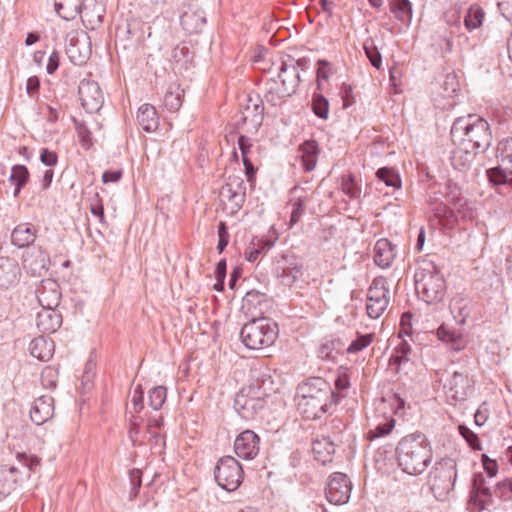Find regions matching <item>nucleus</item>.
<instances>
[{
  "mask_svg": "<svg viewBox=\"0 0 512 512\" xmlns=\"http://www.w3.org/2000/svg\"><path fill=\"white\" fill-rule=\"evenodd\" d=\"M183 102V90L178 86H170L163 99V105L171 112L178 111Z\"/></svg>",
  "mask_w": 512,
  "mask_h": 512,
  "instance_id": "41",
  "label": "nucleus"
},
{
  "mask_svg": "<svg viewBox=\"0 0 512 512\" xmlns=\"http://www.w3.org/2000/svg\"><path fill=\"white\" fill-rule=\"evenodd\" d=\"M383 402H387L395 416H403L406 401L398 393H391L382 397Z\"/></svg>",
  "mask_w": 512,
  "mask_h": 512,
  "instance_id": "53",
  "label": "nucleus"
},
{
  "mask_svg": "<svg viewBox=\"0 0 512 512\" xmlns=\"http://www.w3.org/2000/svg\"><path fill=\"white\" fill-rule=\"evenodd\" d=\"M479 152L467 145H461L454 149L450 155L451 165L460 172L467 171Z\"/></svg>",
  "mask_w": 512,
  "mask_h": 512,
  "instance_id": "28",
  "label": "nucleus"
},
{
  "mask_svg": "<svg viewBox=\"0 0 512 512\" xmlns=\"http://www.w3.org/2000/svg\"><path fill=\"white\" fill-rule=\"evenodd\" d=\"M339 94L342 99L343 108L347 109L355 103L353 88L350 84L342 83Z\"/></svg>",
  "mask_w": 512,
  "mask_h": 512,
  "instance_id": "60",
  "label": "nucleus"
},
{
  "mask_svg": "<svg viewBox=\"0 0 512 512\" xmlns=\"http://www.w3.org/2000/svg\"><path fill=\"white\" fill-rule=\"evenodd\" d=\"M259 445V435L253 430L246 429L236 436L233 448H259Z\"/></svg>",
  "mask_w": 512,
  "mask_h": 512,
  "instance_id": "42",
  "label": "nucleus"
},
{
  "mask_svg": "<svg viewBox=\"0 0 512 512\" xmlns=\"http://www.w3.org/2000/svg\"><path fill=\"white\" fill-rule=\"evenodd\" d=\"M352 483L348 476L341 472L332 473L325 489L327 500L335 505L346 504L351 496Z\"/></svg>",
  "mask_w": 512,
  "mask_h": 512,
  "instance_id": "15",
  "label": "nucleus"
},
{
  "mask_svg": "<svg viewBox=\"0 0 512 512\" xmlns=\"http://www.w3.org/2000/svg\"><path fill=\"white\" fill-rule=\"evenodd\" d=\"M374 263L382 268H389L396 257V245L387 238H381L374 245Z\"/></svg>",
  "mask_w": 512,
  "mask_h": 512,
  "instance_id": "23",
  "label": "nucleus"
},
{
  "mask_svg": "<svg viewBox=\"0 0 512 512\" xmlns=\"http://www.w3.org/2000/svg\"><path fill=\"white\" fill-rule=\"evenodd\" d=\"M167 396V391L164 386H156L149 390V406L158 411L163 406Z\"/></svg>",
  "mask_w": 512,
  "mask_h": 512,
  "instance_id": "51",
  "label": "nucleus"
},
{
  "mask_svg": "<svg viewBox=\"0 0 512 512\" xmlns=\"http://www.w3.org/2000/svg\"><path fill=\"white\" fill-rule=\"evenodd\" d=\"M412 351L410 343L406 339H401L391 355L392 361L398 366L409 361V355Z\"/></svg>",
  "mask_w": 512,
  "mask_h": 512,
  "instance_id": "46",
  "label": "nucleus"
},
{
  "mask_svg": "<svg viewBox=\"0 0 512 512\" xmlns=\"http://www.w3.org/2000/svg\"><path fill=\"white\" fill-rule=\"evenodd\" d=\"M497 158L512 174V137L503 138L498 142Z\"/></svg>",
  "mask_w": 512,
  "mask_h": 512,
  "instance_id": "39",
  "label": "nucleus"
},
{
  "mask_svg": "<svg viewBox=\"0 0 512 512\" xmlns=\"http://www.w3.org/2000/svg\"><path fill=\"white\" fill-rule=\"evenodd\" d=\"M395 427V419L393 417L386 418L383 422L376 425L374 429L368 432V437L373 440L388 435Z\"/></svg>",
  "mask_w": 512,
  "mask_h": 512,
  "instance_id": "52",
  "label": "nucleus"
},
{
  "mask_svg": "<svg viewBox=\"0 0 512 512\" xmlns=\"http://www.w3.org/2000/svg\"><path fill=\"white\" fill-rule=\"evenodd\" d=\"M475 381L468 372L455 371L444 382L443 388L450 405L465 402L474 393Z\"/></svg>",
  "mask_w": 512,
  "mask_h": 512,
  "instance_id": "11",
  "label": "nucleus"
},
{
  "mask_svg": "<svg viewBox=\"0 0 512 512\" xmlns=\"http://www.w3.org/2000/svg\"><path fill=\"white\" fill-rule=\"evenodd\" d=\"M494 495L502 502L512 504V478H505L493 485Z\"/></svg>",
  "mask_w": 512,
  "mask_h": 512,
  "instance_id": "47",
  "label": "nucleus"
},
{
  "mask_svg": "<svg viewBox=\"0 0 512 512\" xmlns=\"http://www.w3.org/2000/svg\"><path fill=\"white\" fill-rule=\"evenodd\" d=\"M376 177L379 181L383 182L386 186L399 189L402 185V180L399 172L394 168L385 166L376 171Z\"/></svg>",
  "mask_w": 512,
  "mask_h": 512,
  "instance_id": "40",
  "label": "nucleus"
},
{
  "mask_svg": "<svg viewBox=\"0 0 512 512\" xmlns=\"http://www.w3.org/2000/svg\"><path fill=\"white\" fill-rule=\"evenodd\" d=\"M389 303V288L384 277L373 279L367 291L366 311L371 319H378Z\"/></svg>",
  "mask_w": 512,
  "mask_h": 512,
  "instance_id": "12",
  "label": "nucleus"
},
{
  "mask_svg": "<svg viewBox=\"0 0 512 512\" xmlns=\"http://www.w3.org/2000/svg\"><path fill=\"white\" fill-rule=\"evenodd\" d=\"M450 134L454 143L459 142V144L467 145L481 153L490 147L492 141L489 123L476 114L455 119Z\"/></svg>",
  "mask_w": 512,
  "mask_h": 512,
  "instance_id": "3",
  "label": "nucleus"
},
{
  "mask_svg": "<svg viewBox=\"0 0 512 512\" xmlns=\"http://www.w3.org/2000/svg\"><path fill=\"white\" fill-rule=\"evenodd\" d=\"M375 469L381 474H389L399 467V450H372Z\"/></svg>",
  "mask_w": 512,
  "mask_h": 512,
  "instance_id": "24",
  "label": "nucleus"
},
{
  "mask_svg": "<svg viewBox=\"0 0 512 512\" xmlns=\"http://www.w3.org/2000/svg\"><path fill=\"white\" fill-rule=\"evenodd\" d=\"M30 179V172L23 164L13 165L11 174L8 178L9 182L14 185L13 196L16 198L21 193L22 189L26 186Z\"/></svg>",
  "mask_w": 512,
  "mask_h": 512,
  "instance_id": "35",
  "label": "nucleus"
},
{
  "mask_svg": "<svg viewBox=\"0 0 512 512\" xmlns=\"http://www.w3.org/2000/svg\"><path fill=\"white\" fill-rule=\"evenodd\" d=\"M508 169L502 164L496 167H492L486 170V175L489 183L494 186L504 185L508 182Z\"/></svg>",
  "mask_w": 512,
  "mask_h": 512,
  "instance_id": "49",
  "label": "nucleus"
},
{
  "mask_svg": "<svg viewBox=\"0 0 512 512\" xmlns=\"http://www.w3.org/2000/svg\"><path fill=\"white\" fill-rule=\"evenodd\" d=\"M30 354L40 361H49L54 352V342L45 337L34 338L29 345Z\"/></svg>",
  "mask_w": 512,
  "mask_h": 512,
  "instance_id": "32",
  "label": "nucleus"
},
{
  "mask_svg": "<svg viewBox=\"0 0 512 512\" xmlns=\"http://www.w3.org/2000/svg\"><path fill=\"white\" fill-rule=\"evenodd\" d=\"M134 413L139 414L144 409V392L141 385L135 387L131 399Z\"/></svg>",
  "mask_w": 512,
  "mask_h": 512,
  "instance_id": "64",
  "label": "nucleus"
},
{
  "mask_svg": "<svg viewBox=\"0 0 512 512\" xmlns=\"http://www.w3.org/2000/svg\"><path fill=\"white\" fill-rule=\"evenodd\" d=\"M415 290L418 297L425 303L432 305L443 301L447 285L440 269L432 262L419 268L415 275Z\"/></svg>",
  "mask_w": 512,
  "mask_h": 512,
  "instance_id": "5",
  "label": "nucleus"
},
{
  "mask_svg": "<svg viewBox=\"0 0 512 512\" xmlns=\"http://www.w3.org/2000/svg\"><path fill=\"white\" fill-rule=\"evenodd\" d=\"M66 54L75 65L86 63L91 54V39L84 31H72L66 37Z\"/></svg>",
  "mask_w": 512,
  "mask_h": 512,
  "instance_id": "14",
  "label": "nucleus"
},
{
  "mask_svg": "<svg viewBox=\"0 0 512 512\" xmlns=\"http://www.w3.org/2000/svg\"><path fill=\"white\" fill-rule=\"evenodd\" d=\"M458 433L465 440L469 448H482L478 435L465 424L458 426Z\"/></svg>",
  "mask_w": 512,
  "mask_h": 512,
  "instance_id": "56",
  "label": "nucleus"
},
{
  "mask_svg": "<svg viewBox=\"0 0 512 512\" xmlns=\"http://www.w3.org/2000/svg\"><path fill=\"white\" fill-rule=\"evenodd\" d=\"M142 476L143 473L139 468H133L129 470V482H130V491H129V499L134 500L140 491L142 486Z\"/></svg>",
  "mask_w": 512,
  "mask_h": 512,
  "instance_id": "54",
  "label": "nucleus"
},
{
  "mask_svg": "<svg viewBox=\"0 0 512 512\" xmlns=\"http://www.w3.org/2000/svg\"><path fill=\"white\" fill-rule=\"evenodd\" d=\"M61 294L52 290L50 297L44 291L38 296L42 309L36 315V326L42 333L51 334L56 332L62 325V315L55 308L60 303Z\"/></svg>",
  "mask_w": 512,
  "mask_h": 512,
  "instance_id": "7",
  "label": "nucleus"
},
{
  "mask_svg": "<svg viewBox=\"0 0 512 512\" xmlns=\"http://www.w3.org/2000/svg\"><path fill=\"white\" fill-rule=\"evenodd\" d=\"M484 15V11L480 6L471 5L463 20L465 29L469 32L478 29L483 24Z\"/></svg>",
  "mask_w": 512,
  "mask_h": 512,
  "instance_id": "38",
  "label": "nucleus"
},
{
  "mask_svg": "<svg viewBox=\"0 0 512 512\" xmlns=\"http://www.w3.org/2000/svg\"><path fill=\"white\" fill-rule=\"evenodd\" d=\"M311 110L318 118L327 120L329 117V101L321 93H313Z\"/></svg>",
  "mask_w": 512,
  "mask_h": 512,
  "instance_id": "43",
  "label": "nucleus"
},
{
  "mask_svg": "<svg viewBox=\"0 0 512 512\" xmlns=\"http://www.w3.org/2000/svg\"><path fill=\"white\" fill-rule=\"evenodd\" d=\"M251 109H252V111H251L252 112V122H253L254 127L261 126L262 121H263V113H264V107H263L262 101H260L259 103H254L252 106L248 105L246 107L247 112H250Z\"/></svg>",
  "mask_w": 512,
  "mask_h": 512,
  "instance_id": "63",
  "label": "nucleus"
},
{
  "mask_svg": "<svg viewBox=\"0 0 512 512\" xmlns=\"http://www.w3.org/2000/svg\"><path fill=\"white\" fill-rule=\"evenodd\" d=\"M441 90L444 98L452 97L459 90V81L455 73H448L445 76Z\"/></svg>",
  "mask_w": 512,
  "mask_h": 512,
  "instance_id": "55",
  "label": "nucleus"
},
{
  "mask_svg": "<svg viewBox=\"0 0 512 512\" xmlns=\"http://www.w3.org/2000/svg\"><path fill=\"white\" fill-rule=\"evenodd\" d=\"M304 265L293 254L281 255L275 263L274 274L279 282L286 287H292L303 276Z\"/></svg>",
  "mask_w": 512,
  "mask_h": 512,
  "instance_id": "13",
  "label": "nucleus"
},
{
  "mask_svg": "<svg viewBox=\"0 0 512 512\" xmlns=\"http://www.w3.org/2000/svg\"><path fill=\"white\" fill-rule=\"evenodd\" d=\"M429 443L425 434L415 431L409 435L404 436L398 443L396 448H427Z\"/></svg>",
  "mask_w": 512,
  "mask_h": 512,
  "instance_id": "44",
  "label": "nucleus"
},
{
  "mask_svg": "<svg viewBox=\"0 0 512 512\" xmlns=\"http://www.w3.org/2000/svg\"><path fill=\"white\" fill-rule=\"evenodd\" d=\"M347 339L339 335L324 338L318 348V357L325 361L336 362L339 356L346 353Z\"/></svg>",
  "mask_w": 512,
  "mask_h": 512,
  "instance_id": "21",
  "label": "nucleus"
},
{
  "mask_svg": "<svg viewBox=\"0 0 512 512\" xmlns=\"http://www.w3.org/2000/svg\"><path fill=\"white\" fill-rule=\"evenodd\" d=\"M345 396L335 392L329 382L321 377H310L298 384L295 401L297 411L308 420L321 419L333 413Z\"/></svg>",
  "mask_w": 512,
  "mask_h": 512,
  "instance_id": "1",
  "label": "nucleus"
},
{
  "mask_svg": "<svg viewBox=\"0 0 512 512\" xmlns=\"http://www.w3.org/2000/svg\"><path fill=\"white\" fill-rule=\"evenodd\" d=\"M437 338L453 351H461L466 347V341L460 332L442 324L436 330Z\"/></svg>",
  "mask_w": 512,
  "mask_h": 512,
  "instance_id": "31",
  "label": "nucleus"
},
{
  "mask_svg": "<svg viewBox=\"0 0 512 512\" xmlns=\"http://www.w3.org/2000/svg\"><path fill=\"white\" fill-rule=\"evenodd\" d=\"M268 84H270V87L264 94V101L271 106H277L281 102H284L287 98L291 97L292 95H286L287 91H283V87H281L277 80L270 79Z\"/></svg>",
  "mask_w": 512,
  "mask_h": 512,
  "instance_id": "37",
  "label": "nucleus"
},
{
  "mask_svg": "<svg viewBox=\"0 0 512 512\" xmlns=\"http://www.w3.org/2000/svg\"><path fill=\"white\" fill-rule=\"evenodd\" d=\"M37 229L31 223L17 225L11 233V243L18 248L29 247L36 239Z\"/></svg>",
  "mask_w": 512,
  "mask_h": 512,
  "instance_id": "29",
  "label": "nucleus"
},
{
  "mask_svg": "<svg viewBox=\"0 0 512 512\" xmlns=\"http://www.w3.org/2000/svg\"><path fill=\"white\" fill-rule=\"evenodd\" d=\"M492 481L487 480L483 473H474L468 497V509L471 512H482L494 506V489Z\"/></svg>",
  "mask_w": 512,
  "mask_h": 512,
  "instance_id": "9",
  "label": "nucleus"
},
{
  "mask_svg": "<svg viewBox=\"0 0 512 512\" xmlns=\"http://www.w3.org/2000/svg\"><path fill=\"white\" fill-rule=\"evenodd\" d=\"M430 211L433 213L435 218L439 221L440 225L444 229H453L457 222L458 216L456 212L451 209L444 201L438 203Z\"/></svg>",
  "mask_w": 512,
  "mask_h": 512,
  "instance_id": "33",
  "label": "nucleus"
},
{
  "mask_svg": "<svg viewBox=\"0 0 512 512\" xmlns=\"http://www.w3.org/2000/svg\"><path fill=\"white\" fill-rule=\"evenodd\" d=\"M450 312L458 324L465 325L477 320L480 306L469 298L459 297L452 300Z\"/></svg>",
  "mask_w": 512,
  "mask_h": 512,
  "instance_id": "16",
  "label": "nucleus"
},
{
  "mask_svg": "<svg viewBox=\"0 0 512 512\" xmlns=\"http://www.w3.org/2000/svg\"><path fill=\"white\" fill-rule=\"evenodd\" d=\"M214 478L223 490L235 491L243 480V468L234 457H221L215 466Z\"/></svg>",
  "mask_w": 512,
  "mask_h": 512,
  "instance_id": "10",
  "label": "nucleus"
},
{
  "mask_svg": "<svg viewBox=\"0 0 512 512\" xmlns=\"http://www.w3.org/2000/svg\"><path fill=\"white\" fill-rule=\"evenodd\" d=\"M444 197L448 201L450 205H452L457 213L461 215L463 218H472V210L468 205L467 199L463 196L462 187L449 179L445 183V192H443Z\"/></svg>",
  "mask_w": 512,
  "mask_h": 512,
  "instance_id": "19",
  "label": "nucleus"
},
{
  "mask_svg": "<svg viewBox=\"0 0 512 512\" xmlns=\"http://www.w3.org/2000/svg\"><path fill=\"white\" fill-rule=\"evenodd\" d=\"M81 12L79 13L84 26L87 29L95 30L102 23L105 16V7L98 0H82Z\"/></svg>",
  "mask_w": 512,
  "mask_h": 512,
  "instance_id": "20",
  "label": "nucleus"
},
{
  "mask_svg": "<svg viewBox=\"0 0 512 512\" xmlns=\"http://www.w3.org/2000/svg\"><path fill=\"white\" fill-rule=\"evenodd\" d=\"M264 301V294L251 290L248 291L245 296L243 297V308H256L258 305H260Z\"/></svg>",
  "mask_w": 512,
  "mask_h": 512,
  "instance_id": "58",
  "label": "nucleus"
},
{
  "mask_svg": "<svg viewBox=\"0 0 512 512\" xmlns=\"http://www.w3.org/2000/svg\"><path fill=\"white\" fill-rule=\"evenodd\" d=\"M55 11L64 20H73L81 12L82 0H55Z\"/></svg>",
  "mask_w": 512,
  "mask_h": 512,
  "instance_id": "36",
  "label": "nucleus"
},
{
  "mask_svg": "<svg viewBox=\"0 0 512 512\" xmlns=\"http://www.w3.org/2000/svg\"><path fill=\"white\" fill-rule=\"evenodd\" d=\"M305 203H306L305 197H298L294 201V203L292 205L291 216H290V222L292 225L296 224L303 216Z\"/></svg>",
  "mask_w": 512,
  "mask_h": 512,
  "instance_id": "61",
  "label": "nucleus"
},
{
  "mask_svg": "<svg viewBox=\"0 0 512 512\" xmlns=\"http://www.w3.org/2000/svg\"><path fill=\"white\" fill-rule=\"evenodd\" d=\"M457 479L456 461L444 457L436 463L432 472L431 490L437 500L444 501L454 490Z\"/></svg>",
  "mask_w": 512,
  "mask_h": 512,
  "instance_id": "8",
  "label": "nucleus"
},
{
  "mask_svg": "<svg viewBox=\"0 0 512 512\" xmlns=\"http://www.w3.org/2000/svg\"><path fill=\"white\" fill-rule=\"evenodd\" d=\"M390 11L402 24L409 26L413 18V5L410 0H391Z\"/></svg>",
  "mask_w": 512,
  "mask_h": 512,
  "instance_id": "34",
  "label": "nucleus"
},
{
  "mask_svg": "<svg viewBox=\"0 0 512 512\" xmlns=\"http://www.w3.org/2000/svg\"><path fill=\"white\" fill-rule=\"evenodd\" d=\"M79 95L87 113L93 114L102 108L104 97L98 83L94 81L81 82Z\"/></svg>",
  "mask_w": 512,
  "mask_h": 512,
  "instance_id": "17",
  "label": "nucleus"
},
{
  "mask_svg": "<svg viewBox=\"0 0 512 512\" xmlns=\"http://www.w3.org/2000/svg\"><path fill=\"white\" fill-rule=\"evenodd\" d=\"M39 159H40V162L47 166V167H50L49 169H51L52 167L56 166L57 163H58V155L55 151L53 150H50L48 148H42L40 150V156H39Z\"/></svg>",
  "mask_w": 512,
  "mask_h": 512,
  "instance_id": "62",
  "label": "nucleus"
},
{
  "mask_svg": "<svg viewBox=\"0 0 512 512\" xmlns=\"http://www.w3.org/2000/svg\"><path fill=\"white\" fill-rule=\"evenodd\" d=\"M15 458L13 464L0 465V495L3 497L9 496L29 480L41 461L30 450H17Z\"/></svg>",
  "mask_w": 512,
  "mask_h": 512,
  "instance_id": "4",
  "label": "nucleus"
},
{
  "mask_svg": "<svg viewBox=\"0 0 512 512\" xmlns=\"http://www.w3.org/2000/svg\"><path fill=\"white\" fill-rule=\"evenodd\" d=\"M136 120L145 132H154L159 126V116L154 106L143 104L139 107Z\"/></svg>",
  "mask_w": 512,
  "mask_h": 512,
  "instance_id": "30",
  "label": "nucleus"
},
{
  "mask_svg": "<svg viewBox=\"0 0 512 512\" xmlns=\"http://www.w3.org/2000/svg\"><path fill=\"white\" fill-rule=\"evenodd\" d=\"M321 148L315 139L304 140L298 146V158L301 167L305 172H311L315 169Z\"/></svg>",
  "mask_w": 512,
  "mask_h": 512,
  "instance_id": "22",
  "label": "nucleus"
},
{
  "mask_svg": "<svg viewBox=\"0 0 512 512\" xmlns=\"http://www.w3.org/2000/svg\"><path fill=\"white\" fill-rule=\"evenodd\" d=\"M363 50L370 64L375 69L380 70L382 68V55L372 38H367L363 42Z\"/></svg>",
  "mask_w": 512,
  "mask_h": 512,
  "instance_id": "45",
  "label": "nucleus"
},
{
  "mask_svg": "<svg viewBox=\"0 0 512 512\" xmlns=\"http://www.w3.org/2000/svg\"><path fill=\"white\" fill-rule=\"evenodd\" d=\"M461 12H462V4L455 3L453 4L445 13H444V21L445 23L451 27L460 29L461 28Z\"/></svg>",
  "mask_w": 512,
  "mask_h": 512,
  "instance_id": "50",
  "label": "nucleus"
},
{
  "mask_svg": "<svg viewBox=\"0 0 512 512\" xmlns=\"http://www.w3.org/2000/svg\"><path fill=\"white\" fill-rule=\"evenodd\" d=\"M53 398L43 395L37 398L30 409V418L36 425H42L49 420L54 412Z\"/></svg>",
  "mask_w": 512,
  "mask_h": 512,
  "instance_id": "25",
  "label": "nucleus"
},
{
  "mask_svg": "<svg viewBox=\"0 0 512 512\" xmlns=\"http://www.w3.org/2000/svg\"><path fill=\"white\" fill-rule=\"evenodd\" d=\"M20 277V267L15 259L0 257V288L8 289L16 285Z\"/></svg>",
  "mask_w": 512,
  "mask_h": 512,
  "instance_id": "26",
  "label": "nucleus"
},
{
  "mask_svg": "<svg viewBox=\"0 0 512 512\" xmlns=\"http://www.w3.org/2000/svg\"><path fill=\"white\" fill-rule=\"evenodd\" d=\"M374 334L372 333H357V337L351 341L346 347L347 354H356L367 348L373 341Z\"/></svg>",
  "mask_w": 512,
  "mask_h": 512,
  "instance_id": "48",
  "label": "nucleus"
},
{
  "mask_svg": "<svg viewBox=\"0 0 512 512\" xmlns=\"http://www.w3.org/2000/svg\"><path fill=\"white\" fill-rule=\"evenodd\" d=\"M278 332L277 323L270 318H253L241 328L240 338L246 348L257 350L274 344Z\"/></svg>",
  "mask_w": 512,
  "mask_h": 512,
  "instance_id": "6",
  "label": "nucleus"
},
{
  "mask_svg": "<svg viewBox=\"0 0 512 512\" xmlns=\"http://www.w3.org/2000/svg\"><path fill=\"white\" fill-rule=\"evenodd\" d=\"M190 20H193V30L199 31L206 24V17L202 11H197L192 15L185 13L181 17L183 25H187Z\"/></svg>",
  "mask_w": 512,
  "mask_h": 512,
  "instance_id": "57",
  "label": "nucleus"
},
{
  "mask_svg": "<svg viewBox=\"0 0 512 512\" xmlns=\"http://www.w3.org/2000/svg\"><path fill=\"white\" fill-rule=\"evenodd\" d=\"M217 232H218L217 250L219 253H222L228 246L229 238H230L227 224L225 222L221 221L218 224Z\"/></svg>",
  "mask_w": 512,
  "mask_h": 512,
  "instance_id": "59",
  "label": "nucleus"
},
{
  "mask_svg": "<svg viewBox=\"0 0 512 512\" xmlns=\"http://www.w3.org/2000/svg\"><path fill=\"white\" fill-rule=\"evenodd\" d=\"M278 78L283 91H287L286 95H294L297 92L298 85L301 81L299 71L294 67L288 66L287 61H283L279 67Z\"/></svg>",
  "mask_w": 512,
  "mask_h": 512,
  "instance_id": "27",
  "label": "nucleus"
},
{
  "mask_svg": "<svg viewBox=\"0 0 512 512\" xmlns=\"http://www.w3.org/2000/svg\"><path fill=\"white\" fill-rule=\"evenodd\" d=\"M399 467L409 475H418L425 471L431 463L430 456L425 453L420 455L415 450H401L398 456Z\"/></svg>",
  "mask_w": 512,
  "mask_h": 512,
  "instance_id": "18",
  "label": "nucleus"
},
{
  "mask_svg": "<svg viewBox=\"0 0 512 512\" xmlns=\"http://www.w3.org/2000/svg\"><path fill=\"white\" fill-rule=\"evenodd\" d=\"M273 391L274 381L269 371L252 370L249 384L236 393L233 408L242 419L253 420L261 415Z\"/></svg>",
  "mask_w": 512,
  "mask_h": 512,
  "instance_id": "2",
  "label": "nucleus"
}]
</instances>
